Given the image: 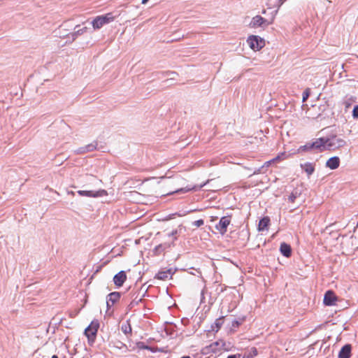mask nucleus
Returning <instances> with one entry per match:
<instances>
[{"label":"nucleus","mask_w":358,"mask_h":358,"mask_svg":"<svg viewBox=\"0 0 358 358\" xmlns=\"http://www.w3.org/2000/svg\"><path fill=\"white\" fill-rule=\"evenodd\" d=\"M321 138L323 143L322 150L326 149L334 150L343 148L346 145L345 141L342 138L338 137L337 136H332L329 138Z\"/></svg>","instance_id":"f257e3e1"},{"label":"nucleus","mask_w":358,"mask_h":358,"mask_svg":"<svg viewBox=\"0 0 358 358\" xmlns=\"http://www.w3.org/2000/svg\"><path fill=\"white\" fill-rule=\"evenodd\" d=\"M322 138H317L313 142H308L306 145L300 146L293 154L310 152L311 150L322 151Z\"/></svg>","instance_id":"f03ea898"},{"label":"nucleus","mask_w":358,"mask_h":358,"mask_svg":"<svg viewBox=\"0 0 358 358\" xmlns=\"http://www.w3.org/2000/svg\"><path fill=\"white\" fill-rule=\"evenodd\" d=\"M115 20L113 13H108L104 15L96 17L92 22V27L94 29L101 28L104 24H108Z\"/></svg>","instance_id":"7ed1b4c3"},{"label":"nucleus","mask_w":358,"mask_h":358,"mask_svg":"<svg viewBox=\"0 0 358 358\" xmlns=\"http://www.w3.org/2000/svg\"><path fill=\"white\" fill-rule=\"evenodd\" d=\"M273 22V18L271 20H266L261 15H255L253 17L249 24L250 28H266L268 25L271 24Z\"/></svg>","instance_id":"20e7f679"},{"label":"nucleus","mask_w":358,"mask_h":358,"mask_svg":"<svg viewBox=\"0 0 358 358\" xmlns=\"http://www.w3.org/2000/svg\"><path fill=\"white\" fill-rule=\"evenodd\" d=\"M247 43L252 50L257 51L265 45V41L259 36L251 35L248 38Z\"/></svg>","instance_id":"39448f33"},{"label":"nucleus","mask_w":358,"mask_h":358,"mask_svg":"<svg viewBox=\"0 0 358 358\" xmlns=\"http://www.w3.org/2000/svg\"><path fill=\"white\" fill-rule=\"evenodd\" d=\"M231 222V219L228 216H224L220 220L218 224L215 225V229L222 234L224 235L227 231V227Z\"/></svg>","instance_id":"423d86ee"},{"label":"nucleus","mask_w":358,"mask_h":358,"mask_svg":"<svg viewBox=\"0 0 358 358\" xmlns=\"http://www.w3.org/2000/svg\"><path fill=\"white\" fill-rule=\"evenodd\" d=\"M99 324L98 321H92L91 324L85 329V334L90 338H94L96 334Z\"/></svg>","instance_id":"0eeeda50"},{"label":"nucleus","mask_w":358,"mask_h":358,"mask_svg":"<svg viewBox=\"0 0 358 358\" xmlns=\"http://www.w3.org/2000/svg\"><path fill=\"white\" fill-rule=\"evenodd\" d=\"M287 157V155L286 153H281L280 155H278L276 157L273 158V159L266 162L262 167L255 169L253 172V174L255 175V174L261 173L262 172V170L264 167H268L271 163L278 162L282 159H285Z\"/></svg>","instance_id":"6e6552de"},{"label":"nucleus","mask_w":358,"mask_h":358,"mask_svg":"<svg viewBox=\"0 0 358 358\" xmlns=\"http://www.w3.org/2000/svg\"><path fill=\"white\" fill-rule=\"evenodd\" d=\"M97 148V143L93 142L92 143H90L84 147H80L76 150H74V153L76 155H83L85 154L90 152H92L95 150H96Z\"/></svg>","instance_id":"1a4fd4ad"},{"label":"nucleus","mask_w":358,"mask_h":358,"mask_svg":"<svg viewBox=\"0 0 358 358\" xmlns=\"http://www.w3.org/2000/svg\"><path fill=\"white\" fill-rule=\"evenodd\" d=\"M126 280H127V275H126L125 271H121L118 272L113 277L114 284L118 287H122Z\"/></svg>","instance_id":"9d476101"},{"label":"nucleus","mask_w":358,"mask_h":358,"mask_svg":"<svg viewBox=\"0 0 358 358\" xmlns=\"http://www.w3.org/2000/svg\"><path fill=\"white\" fill-rule=\"evenodd\" d=\"M337 298L334 292L329 290L327 291L324 296V303L326 306H333L335 304Z\"/></svg>","instance_id":"9b49d317"},{"label":"nucleus","mask_w":358,"mask_h":358,"mask_svg":"<svg viewBox=\"0 0 358 358\" xmlns=\"http://www.w3.org/2000/svg\"><path fill=\"white\" fill-rule=\"evenodd\" d=\"M120 298V294L117 292H111L107 296V306L110 308L113 306Z\"/></svg>","instance_id":"f8f14e48"},{"label":"nucleus","mask_w":358,"mask_h":358,"mask_svg":"<svg viewBox=\"0 0 358 358\" xmlns=\"http://www.w3.org/2000/svg\"><path fill=\"white\" fill-rule=\"evenodd\" d=\"M80 25L76 26L75 29H78L68 34V37L71 38V41H74L78 38V36L83 35L87 31V28L86 27L78 29Z\"/></svg>","instance_id":"ddd939ff"},{"label":"nucleus","mask_w":358,"mask_h":358,"mask_svg":"<svg viewBox=\"0 0 358 358\" xmlns=\"http://www.w3.org/2000/svg\"><path fill=\"white\" fill-rule=\"evenodd\" d=\"M340 165V159L338 157H332L326 162V166L331 170L336 169Z\"/></svg>","instance_id":"4468645a"},{"label":"nucleus","mask_w":358,"mask_h":358,"mask_svg":"<svg viewBox=\"0 0 358 358\" xmlns=\"http://www.w3.org/2000/svg\"><path fill=\"white\" fill-rule=\"evenodd\" d=\"M351 353V346L350 345H344L339 352L338 358H350Z\"/></svg>","instance_id":"2eb2a0df"},{"label":"nucleus","mask_w":358,"mask_h":358,"mask_svg":"<svg viewBox=\"0 0 358 358\" xmlns=\"http://www.w3.org/2000/svg\"><path fill=\"white\" fill-rule=\"evenodd\" d=\"M301 167L307 173L308 177L311 176L315 171L314 164L310 162L301 164Z\"/></svg>","instance_id":"dca6fc26"},{"label":"nucleus","mask_w":358,"mask_h":358,"mask_svg":"<svg viewBox=\"0 0 358 358\" xmlns=\"http://www.w3.org/2000/svg\"><path fill=\"white\" fill-rule=\"evenodd\" d=\"M280 250L282 255L286 257H289L291 255L292 250L289 245L282 243L280 244Z\"/></svg>","instance_id":"f3484780"},{"label":"nucleus","mask_w":358,"mask_h":358,"mask_svg":"<svg viewBox=\"0 0 358 358\" xmlns=\"http://www.w3.org/2000/svg\"><path fill=\"white\" fill-rule=\"evenodd\" d=\"M206 184H202V185H200L199 186H197V185H194V186H187L185 187H183V188H181V189H179L178 190H176L175 192L176 193H186V192H188L191 190H198V189H201Z\"/></svg>","instance_id":"a211bd4d"},{"label":"nucleus","mask_w":358,"mask_h":358,"mask_svg":"<svg viewBox=\"0 0 358 358\" xmlns=\"http://www.w3.org/2000/svg\"><path fill=\"white\" fill-rule=\"evenodd\" d=\"M356 101V98L351 95H347L343 100V104L345 106V109L349 108L353 103Z\"/></svg>","instance_id":"6ab92c4d"},{"label":"nucleus","mask_w":358,"mask_h":358,"mask_svg":"<svg viewBox=\"0 0 358 358\" xmlns=\"http://www.w3.org/2000/svg\"><path fill=\"white\" fill-rule=\"evenodd\" d=\"M270 220L268 217H264L262 220H259L258 224V230L259 231H264L267 229Z\"/></svg>","instance_id":"aec40b11"},{"label":"nucleus","mask_w":358,"mask_h":358,"mask_svg":"<svg viewBox=\"0 0 358 358\" xmlns=\"http://www.w3.org/2000/svg\"><path fill=\"white\" fill-rule=\"evenodd\" d=\"M172 275V272L171 269H168L166 271H160L156 275V278L159 280H166Z\"/></svg>","instance_id":"412c9836"},{"label":"nucleus","mask_w":358,"mask_h":358,"mask_svg":"<svg viewBox=\"0 0 358 358\" xmlns=\"http://www.w3.org/2000/svg\"><path fill=\"white\" fill-rule=\"evenodd\" d=\"M77 193L81 196L96 197L99 196L98 192L79 190Z\"/></svg>","instance_id":"4be33fe9"},{"label":"nucleus","mask_w":358,"mask_h":358,"mask_svg":"<svg viewBox=\"0 0 358 358\" xmlns=\"http://www.w3.org/2000/svg\"><path fill=\"white\" fill-rule=\"evenodd\" d=\"M223 322H224L223 317L217 318L211 327L212 330L217 331L220 329V328L222 326Z\"/></svg>","instance_id":"5701e85b"},{"label":"nucleus","mask_w":358,"mask_h":358,"mask_svg":"<svg viewBox=\"0 0 358 358\" xmlns=\"http://www.w3.org/2000/svg\"><path fill=\"white\" fill-rule=\"evenodd\" d=\"M121 329L125 334H130L131 332V327L128 322L123 324L121 327Z\"/></svg>","instance_id":"b1692460"},{"label":"nucleus","mask_w":358,"mask_h":358,"mask_svg":"<svg viewBox=\"0 0 358 358\" xmlns=\"http://www.w3.org/2000/svg\"><path fill=\"white\" fill-rule=\"evenodd\" d=\"M258 354L257 350L256 348H252L249 351L247 355V358H253L257 356Z\"/></svg>","instance_id":"393cba45"},{"label":"nucleus","mask_w":358,"mask_h":358,"mask_svg":"<svg viewBox=\"0 0 358 358\" xmlns=\"http://www.w3.org/2000/svg\"><path fill=\"white\" fill-rule=\"evenodd\" d=\"M310 96V92H309V89H306L303 92V97H302V101L304 102L306 101L308 98Z\"/></svg>","instance_id":"a878e982"},{"label":"nucleus","mask_w":358,"mask_h":358,"mask_svg":"<svg viewBox=\"0 0 358 358\" xmlns=\"http://www.w3.org/2000/svg\"><path fill=\"white\" fill-rule=\"evenodd\" d=\"M137 347H138V348L141 349V350H143V349L151 350L150 347L145 345L144 343H143V342H138L137 343Z\"/></svg>","instance_id":"bb28decb"},{"label":"nucleus","mask_w":358,"mask_h":358,"mask_svg":"<svg viewBox=\"0 0 358 358\" xmlns=\"http://www.w3.org/2000/svg\"><path fill=\"white\" fill-rule=\"evenodd\" d=\"M203 224H204V221L201 219L196 220L193 222V225L196 227H199L202 226Z\"/></svg>","instance_id":"cd10ccee"},{"label":"nucleus","mask_w":358,"mask_h":358,"mask_svg":"<svg viewBox=\"0 0 358 358\" xmlns=\"http://www.w3.org/2000/svg\"><path fill=\"white\" fill-rule=\"evenodd\" d=\"M352 116L355 119L358 118V105L355 106L352 110Z\"/></svg>","instance_id":"c85d7f7f"},{"label":"nucleus","mask_w":358,"mask_h":358,"mask_svg":"<svg viewBox=\"0 0 358 358\" xmlns=\"http://www.w3.org/2000/svg\"><path fill=\"white\" fill-rule=\"evenodd\" d=\"M166 248L165 245L160 244L155 248L156 251H161Z\"/></svg>","instance_id":"c756f323"},{"label":"nucleus","mask_w":358,"mask_h":358,"mask_svg":"<svg viewBox=\"0 0 358 358\" xmlns=\"http://www.w3.org/2000/svg\"><path fill=\"white\" fill-rule=\"evenodd\" d=\"M141 301V299H139L138 301H135V300L132 301L130 303L129 306H130L131 308L134 307L135 305L138 304V301Z\"/></svg>","instance_id":"7c9ffc66"},{"label":"nucleus","mask_w":358,"mask_h":358,"mask_svg":"<svg viewBox=\"0 0 358 358\" xmlns=\"http://www.w3.org/2000/svg\"><path fill=\"white\" fill-rule=\"evenodd\" d=\"M241 357V355L239 354H237V355H229L227 357V358H240Z\"/></svg>","instance_id":"2f4dec72"},{"label":"nucleus","mask_w":358,"mask_h":358,"mask_svg":"<svg viewBox=\"0 0 358 358\" xmlns=\"http://www.w3.org/2000/svg\"><path fill=\"white\" fill-rule=\"evenodd\" d=\"M287 0H278V7H280Z\"/></svg>","instance_id":"473e14b6"},{"label":"nucleus","mask_w":358,"mask_h":358,"mask_svg":"<svg viewBox=\"0 0 358 358\" xmlns=\"http://www.w3.org/2000/svg\"><path fill=\"white\" fill-rule=\"evenodd\" d=\"M239 324H240V322H239L238 321H237V320H234V321L233 322V323H232V327H238V326H239Z\"/></svg>","instance_id":"72a5a7b5"},{"label":"nucleus","mask_w":358,"mask_h":358,"mask_svg":"<svg viewBox=\"0 0 358 358\" xmlns=\"http://www.w3.org/2000/svg\"><path fill=\"white\" fill-rule=\"evenodd\" d=\"M203 294H204V289H203L201 291V302H203V299H204Z\"/></svg>","instance_id":"f704fd0d"},{"label":"nucleus","mask_w":358,"mask_h":358,"mask_svg":"<svg viewBox=\"0 0 358 358\" xmlns=\"http://www.w3.org/2000/svg\"><path fill=\"white\" fill-rule=\"evenodd\" d=\"M295 199V196H289V200H291L292 201H294V199Z\"/></svg>","instance_id":"c9c22d12"},{"label":"nucleus","mask_w":358,"mask_h":358,"mask_svg":"<svg viewBox=\"0 0 358 358\" xmlns=\"http://www.w3.org/2000/svg\"><path fill=\"white\" fill-rule=\"evenodd\" d=\"M149 0H142V3L145 4Z\"/></svg>","instance_id":"e433bc0d"},{"label":"nucleus","mask_w":358,"mask_h":358,"mask_svg":"<svg viewBox=\"0 0 358 358\" xmlns=\"http://www.w3.org/2000/svg\"><path fill=\"white\" fill-rule=\"evenodd\" d=\"M176 233H177V231H172L171 235H172V236H173V235H175Z\"/></svg>","instance_id":"4c0bfd02"},{"label":"nucleus","mask_w":358,"mask_h":358,"mask_svg":"<svg viewBox=\"0 0 358 358\" xmlns=\"http://www.w3.org/2000/svg\"><path fill=\"white\" fill-rule=\"evenodd\" d=\"M51 358H59L57 355H52Z\"/></svg>","instance_id":"58836bf2"},{"label":"nucleus","mask_w":358,"mask_h":358,"mask_svg":"<svg viewBox=\"0 0 358 358\" xmlns=\"http://www.w3.org/2000/svg\"><path fill=\"white\" fill-rule=\"evenodd\" d=\"M262 13H263V14H265V13H266V10H264L262 11Z\"/></svg>","instance_id":"ea45409f"},{"label":"nucleus","mask_w":358,"mask_h":358,"mask_svg":"<svg viewBox=\"0 0 358 358\" xmlns=\"http://www.w3.org/2000/svg\"><path fill=\"white\" fill-rule=\"evenodd\" d=\"M70 193H71V194H73V195L74 194V192H71Z\"/></svg>","instance_id":"a19ab883"}]
</instances>
